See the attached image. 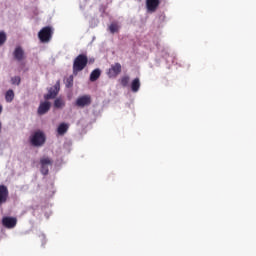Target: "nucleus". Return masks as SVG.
I'll list each match as a JSON object with an SVG mask.
<instances>
[{"label": "nucleus", "mask_w": 256, "mask_h": 256, "mask_svg": "<svg viewBox=\"0 0 256 256\" xmlns=\"http://www.w3.org/2000/svg\"><path fill=\"white\" fill-rule=\"evenodd\" d=\"M73 85V76H69L67 79H66V87H71Z\"/></svg>", "instance_id": "22"}, {"label": "nucleus", "mask_w": 256, "mask_h": 256, "mask_svg": "<svg viewBox=\"0 0 256 256\" xmlns=\"http://www.w3.org/2000/svg\"><path fill=\"white\" fill-rule=\"evenodd\" d=\"M54 107L56 109H63V107H65V102L63 99L61 98H57L55 101H54Z\"/></svg>", "instance_id": "17"}, {"label": "nucleus", "mask_w": 256, "mask_h": 256, "mask_svg": "<svg viewBox=\"0 0 256 256\" xmlns=\"http://www.w3.org/2000/svg\"><path fill=\"white\" fill-rule=\"evenodd\" d=\"M161 5V0H146V9L148 13H155Z\"/></svg>", "instance_id": "9"}, {"label": "nucleus", "mask_w": 256, "mask_h": 256, "mask_svg": "<svg viewBox=\"0 0 256 256\" xmlns=\"http://www.w3.org/2000/svg\"><path fill=\"white\" fill-rule=\"evenodd\" d=\"M13 57L16 61H24L25 59V50L21 46H17L13 52Z\"/></svg>", "instance_id": "11"}, {"label": "nucleus", "mask_w": 256, "mask_h": 256, "mask_svg": "<svg viewBox=\"0 0 256 256\" xmlns=\"http://www.w3.org/2000/svg\"><path fill=\"white\" fill-rule=\"evenodd\" d=\"M91 103H92L91 95H83L77 98L75 105L76 107H80L81 109H83L84 107H89Z\"/></svg>", "instance_id": "6"}, {"label": "nucleus", "mask_w": 256, "mask_h": 256, "mask_svg": "<svg viewBox=\"0 0 256 256\" xmlns=\"http://www.w3.org/2000/svg\"><path fill=\"white\" fill-rule=\"evenodd\" d=\"M53 37V28L46 26L42 28L38 33V38L41 43H49Z\"/></svg>", "instance_id": "3"}, {"label": "nucleus", "mask_w": 256, "mask_h": 256, "mask_svg": "<svg viewBox=\"0 0 256 256\" xmlns=\"http://www.w3.org/2000/svg\"><path fill=\"white\" fill-rule=\"evenodd\" d=\"M46 139L47 138L45 137V133H43L41 130H38L30 136V143L33 145V147H43V145H45Z\"/></svg>", "instance_id": "2"}, {"label": "nucleus", "mask_w": 256, "mask_h": 256, "mask_svg": "<svg viewBox=\"0 0 256 256\" xmlns=\"http://www.w3.org/2000/svg\"><path fill=\"white\" fill-rule=\"evenodd\" d=\"M40 165L42 175H49V167L53 165V160L49 157H43L40 159Z\"/></svg>", "instance_id": "5"}, {"label": "nucleus", "mask_w": 256, "mask_h": 256, "mask_svg": "<svg viewBox=\"0 0 256 256\" xmlns=\"http://www.w3.org/2000/svg\"><path fill=\"white\" fill-rule=\"evenodd\" d=\"M121 64L119 62L111 65V67L107 71V75L110 79H115L118 75L121 74Z\"/></svg>", "instance_id": "7"}, {"label": "nucleus", "mask_w": 256, "mask_h": 256, "mask_svg": "<svg viewBox=\"0 0 256 256\" xmlns=\"http://www.w3.org/2000/svg\"><path fill=\"white\" fill-rule=\"evenodd\" d=\"M51 109V102L45 101L41 102L39 107H38V115H45Z\"/></svg>", "instance_id": "12"}, {"label": "nucleus", "mask_w": 256, "mask_h": 256, "mask_svg": "<svg viewBox=\"0 0 256 256\" xmlns=\"http://www.w3.org/2000/svg\"><path fill=\"white\" fill-rule=\"evenodd\" d=\"M109 31H110V33H112V34L118 33V32H119V25H117V23H112V24L109 26Z\"/></svg>", "instance_id": "18"}, {"label": "nucleus", "mask_w": 256, "mask_h": 256, "mask_svg": "<svg viewBox=\"0 0 256 256\" xmlns=\"http://www.w3.org/2000/svg\"><path fill=\"white\" fill-rule=\"evenodd\" d=\"M68 130H69V125L65 123H61L58 126L57 132H58V135H63L64 133H67Z\"/></svg>", "instance_id": "16"}, {"label": "nucleus", "mask_w": 256, "mask_h": 256, "mask_svg": "<svg viewBox=\"0 0 256 256\" xmlns=\"http://www.w3.org/2000/svg\"><path fill=\"white\" fill-rule=\"evenodd\" d=\"M89 63V58L85 54L78 55L73 62V75L81 73L87 64Z\"/></svg>", "instance_id": "1"}, {"label": "nucleus", "mask_w": 256, "mask_h": 256, "mask_svg": "<svg viewBox=\"0 0 256 256\" xmlns=\"http://www.w3.org/2000/svg\"><path fill=\"white\" fill-rule=\"evenodd\" d=\"M101 77V70L99 68H96L93 70L90 74V81L93 83L97 81Z\"/></svg>", "instance_id": "14"}, {"label": "nucleus", "mask_w": 256, "mask_h": 256, "mask_svg": "<svg viewBox=\"0 0 256 256\" xmlns=\"http://www.w3.org/2000/svg\"><path fill=\"white\" fill-rule=\"evenodd\" d=\"M130 78L129 76H124L120 79L122 87H127L129 85Z\"/></svg>", "instance_id": "20"}, {"label": "nucleus", "mask_w": 256, "mask_h": 256, "mask_svg": "<svg viewBox=\"0 0 256 256\" xmlns=\"http://www.w3.org/2000/svg\"><path fill=\"white\" fill-rule=\"evenodd\" d=\"M130 87L133 93H137L139 89H141V80L139 78H135L132 80Z\"/></svg>", "instance_id": "13"}, {"label": "nucleus", "mask_w": 256, "mask_h": 256, "mask_svg": "<svg viewBox=\"0 0 256 256\" xmlns=\"http://www.w3.org/2000/svg\"><path fill=\"white\" fill-rule=\"evenodd\" d=\"M2 225L5 227V229H15L17 227V218L4 216L2 218Z\"/></svg>", "instance_id": "8"}, {"label": "nucleus", "mask_w": 256, "mask_h": 256, "mask_svg": "<svg viewBox=\"0 0 256 256\" xmlns=\"http://www.w3.org/2000/svg\"><path fill=\"white\" fill-rule=\"evenodd\" d=\"M7 199H9V189L5 185H0V205L7 203Z\"/></svg>", "instance_id": "10"}, {"label": "nucleus", "mask_w": 256, "mask_h": 256, "mask_svg": "<svg viewBox=\"0 0 256 256\" xmlns=\"http://www.w3.org/2000/svg\"><path fill=\"white\" fill-rule=\"evenodd\" d=\"M61 89V83L59 81L56 84L49 88L48 93L44 95V99L49 101V99H55L57 95H59V91Z\"/></svg>", "instance_id": "4"}, {"label": "nucleus", "mask_w": 256, "mask_h": 256, "mask_svg": "<svg viewBox=\"0 0 256 256\" xmlns=\"http://www.w3.org/2000/svg\"><path fill=\"white\" fill-rule=\"evenodd\" d=\"M3 113V106L0 105V115Z\"/></svg>", "instance_id": "23"}, {"label": "nucleus", "mask_w": 256, "mask_h": 256, "mask_svg": "<svg viewBox=\"0 0 256 256\" xmlns=\"http://www.w3.org/2000/svg\"><path fill=\"white\" fill-rule=\"evenodd\" d=\"M12 85H21V77L15 76L11 78Z\"/></svg>", "instance_id": "21"}, {"label": "nucleus", "mask_w": 256, "mask_h": 256, "mask_svg": "<svg viewBox=\"0 0 256 256\" xmlns=\"http://www.w3.org/2000/svg\"><path fill=\"white\" fill-rule=\"evenodd\" d=\"M7 41V34L4 31L0 32V47L1 45H5V42Z\"/></svg>", "instance_id": "19"}, {"label": "nucleus", "mask_w": 256, "mask_h": 256, "mask_svg": "<svg viewBox=\"0 0 256 256\" xmlns=\"http://www.w3.org/2000/svg\"><path fill=\"white\" fill-rule=\"evenodd\" d=\"M13 99H15V92L10 89L5 94V101L6 103H13Z\"/></svg>", "instance_id": "15"}, {"label": "nucleus", "mask_w": 256, "mask_h": 256, "mask_svg": "<svg viewBox=\"0 0 256 256\" xmlns=\"http://www.w3.org/2000/svg\"><path fill=\"white\" fill-rule=\"evenodd\" d=\"M0 133H1V122H0Z\"/></svg>", "instance_id": "24"}]
</instances>
